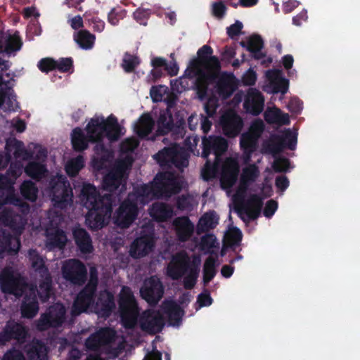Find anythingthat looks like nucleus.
Listing matches in <instances>:
<instances>
[{
	"label": "nucleus",
	"instance_id": "e433bc0d",
	"mask_svg": "<svg viewBox=\"0 0 360 360\" xmlns=\"http://www.w3.org/2000/svg\"><path fill=\"white\" fill-rule=\"evenodd\" d=\"M155 122L149 113L143 114L134 125V131L141 139H145L152 132Z\"/></svg>",
	"mask_w": 360,
	"mask_h": 360
},
{
	"label": "nucleus",
	"instance_id": "7ed1b4c3",
	"mask_svg": "<svg viewBox=\"0 0 360 360\" xmlns=\"http://www.w3.org/2000/svg\"><path fill=\"white\" fill-rule=\"evenodd\" d=\"M200 66H203V64L198 58L192 59L185 75L190 79L195 78L194 89L198 98L200 101H204L207 97L209 85L215 82L218 78V74L210 69H201Z\"/></svg>",
	"mask_w": 360,
	"mask_h": 360
},
{
	"label": "nucleus",
	"instance_id": "f03ea898",
	"mask_svg": "<svg viewBox=\"0 0 360 360\" xmlns=\"http://www.w3.org/2000/svg\"><path fill=\"white\" fill-rule=\"evenodd\" d=\"M82 195L84 206L89 209L85 219L88 227L92 231H97L107 226L112 212L113 195H101L96 188L90 184L84 185Z\"/></svg>",
	"mask_w": 360,
	"mask_h": 360
},
{
	"label": "nucleus",
	"instance_id": "9b49d317",
	"mask_svg": "<svg viewBox=\"0 0 360 360\" xmlns=\"http://www.w3.org/2000/svg\"><path fill=\"white\" fill-rule=\"evenodd\" d=\"M66 309L61 303H56L49 308L48 312L41 315L37 327L40 330L62 326L65 321Z\"/></svg>",
	"mask_w": 360,
	"mask_h": 360
},
{
	"label": "nucleus",
	"instance_id": "37998d69",
	"mask_svg": "<svg viewBox=\"0 0 360 360\" xmlns=\"http://www.w3.org/2000/svg\"><path fill=\"white\" fill-rule=\"evenodd\" d=\"M67 242L65 232L60 229H56L53 232L47 234V246L51 249H62L65 247Z\"/></svg>",
	"mask_w": 360,
	"mask_h": 360
},
{
	"label": "nucleus",
	"instance_id": "774afa93",
	"mask_svg": "<svg viewBox=\"0 0 360 360\" xmlns=\"http://www.w3.org/2000/svg\"><path fill=\"white\" fill-rule=\"evenodd\" d=\"M2 360H26L23 353L16 349L8 350L4 355Z\"/></svg>",
	"mask_w": 360,
	"mask_h": 360
},
{
	"label": "nucleus",
	"instance_id": "f3484780",
	"mask_svg": "<svg viewBox=\"0 0 360 360\" xmlns=\"http://www.w3.org/2000/svg\"><path fill=\"white\" fill-rule=\"evenodd\" d=\"M140 294L150 305H156L164 294L162 283L159 278L151 276L144 281Z\"/></svg>",
	"mask_w": 360,
	"mask_h": 360
},
{
	"label": "nucleus",
	"instance_id": "473e14b6",
	"mask_svg": "<svg viewBox=\"0 0 360 360\" xmlns=\"http://www.w3.org/2000/svg\"><path fill=\"white\" fill-rule=\"evenodd\" d=\"M173 214L172 207L165 202H154L150 210V215L158 222L167 221L172 217Z\"/></svg>",
	"mask_w": 360,
	"mask_h": 360
},
{
	"label": "nucleus",
	"instance_id": "79ce46f5",
	"mask_svg": "<svg viewBox=\"0 0 360 360\" xmlns=\"http://www.w3.org/2000/svg\"><path fill=\"white\" fill-rule=\"evenodd\" d=\"M21 315L23 318L32 319L39 311V303L35 296L30 297H25V300L21 304Z\"/></svg>",
	"mask_w": 360,
	"mask_h": 360
},
{
	"label": "nucleus",
	"instance_id": "f8f14e48",
	"mask_svg": "<svg viewBox=\"0 0 360 360\" xmlns=\"http://www.w3.org/2000/svg\"><path fill=\"white\" fill-rule=\"evenodd\" d=\"M154 188L158 198H169L181 191V186L171 172H160L154 179Z\"/></svg>",
	"mask_w": 360,
	"mask_h": 360
},
{
	"label": "nucleus",
	"instance_id": "4468645a",
	"mask_svg": "<svg viewBox=\"0 0 360 360\" xmlns=\"http://www.w3.org/2000/svg\"><path fill=\"white\" fill-rule=\"evenodd\" d=\"M139 324L143 331L155 335L162 330L165 322L163 315L159 311L148 309L141 315Z\"/></svg>",
	"mask_w": 360,
	"mask_h": 360
},
{
	"label": "nucleus",
	"instance_id": "5fc2aeb1",
	"mask_svg": "<svg viewBox=\"0 0 360 360\" xmlns=\"http://www.w3.org/2000/svg\"><path fill=\"white\" fill-rule=\"evenodd\" d=\"M139 64V58L128 52L124 54L122 67L126 72H132Z\"/></svg>",
	"mask_w": 360,
	"mask_h": 360
},
{
	"label": "nucleus",
	"instance_id": "5701e85b",
	"mask_svg": "<svg viewBox=\"0 0 360 360\" xmlns=\"http://www.w3.org/2000/svg\"><path fill=\"white\" fill-rule=\"evenodd\" d=\"M240 168L238 162L232 158H228L221 167L220 183L224 188L232 187L236 182Z\"/></svg>",
	"mask_w": 360,
	"mask_h": 360
},
{
	"label": "nucleus",
	"instance_id": "13d9d810",
	"mask_svg": "<svg viewBox=\"0 0 360 360\" xmlns=\"http://www.w3.org/2000/svg\"><path fill=\"white\" fill-rule=\"evenodd\" d=\"M215 236L212 233H207L200 238L199 248L202 251L208 252L215 246Z\"/></svg>",
	"mask_w": 360,
	"mask_h": 360
},
{
	"label": "nucleus",
	"instance_id": "b1692460",
	"mask_svg": "<svg viewBox=\"0 0 360 360\" xmlns=\"http://www.w3.org/2000/svg\"><path fill=\"white\" fill-rule=\"evenodd\" d=\"M264 97L257 89L251 88L245 96L243 108L245 111L252 115H259L264 110Z\"/></svg>",
	"mask_w": 360,
	"mask_h": 360
},
{
	"label": "nucleus",
	"instance_id": "aec40b11",
	"mask_svg": "<svg viewBox=\"0 0 360 360\" xmlns=\"http://www.w3.org/2000/svg\"><path fill=\"white\" fill-rule=\"evenodd\" d=\"M155 245L153 233L141 234L131 245L129 253L134 258H141L150 252Z\"/></svg>",
	"mask_w": 360,
	"mask_h": 360
},
{
	"label": "nucleus",
	"instance_id": "20e7f679",
	"mask_svg": "<svg viewBox=\"0 0 360 360\" xmlns=\"http://www.w3.org/2000/svg\"><path fill=\"white\" fill-rule=\"evenodd\" d=\"M118 304L123 326L126 328H133L137 323L139 309L133 292L129 287H122Z\"/></svg>",
	"mask_w": 360,
	"mask_h": 360
},
{
	"label": "nucleus",
	"instance_id": "603ef678",
	"mask_svg": "<svg viewBox=\"0 0 360 360\" xmlns=\"http://www.w3.org/2000/svg\"><path fill=\"white\" fill-rule=\"evenodd\" d=\"M22 172V165L19 162H10V166L6 174H4L7 177V181L12 182V186L15 183L16 179L21 175Z\"/></svg>",
	"mask_w": 360,
	"mask_h": 360
},
{
	"label": "nucleus",
	"instance_id": "6e6552de",
	"mask_svg": "<svg viewBox=\"0 0 360 360\" xmlns=\"http://www.w3.org/2000/svg\"><path fill=\"white\" fill-rule=\"evenodd\" d=\"M15 271H1L0 288L4 293L13 295L20 297L27 290V279L20 274H14Z\"/></svg>",
	"mask_w": 360,
	"mask_h": 360
},
{
	"label": "nucleus",
	"instance_id": "6ab92c4d",
	"mask_svg": "<svg viewBox=\"0 0 360 360\" xmlns=\"http://www.w3.org/2000/svg\"><path fill=\"white\" fill-rule=\"evenodd\" d=\"M224 134L229 138H235L241 131L243 127L242 118L235 112L230 111L224 114L220 119Z\"/></svg>",
	"mask_w": 360,
	"mask_h": 360
},
{
	"label": "nucleus",
	"instance_id": "393cba45",
	"mask_svg": "<svg viewBox=\"0 0 360 360\" xmlns=\"http://www.w3.org/2000/svg\"><path fill=\"white\" fill-rule=\"evenodd\" d=\"M262 206V198L257 194H253L241 203L237 208V212L240 215L245 213L250 219L255 220L259 217Z\"/></svg>",
	"mask_w": 360,
	"mask_h": 360
},
{
	"label": "nucleus",
	"instance_id": "412c9836",
	"mask_svg": "<svg viewBox=\"0 0 360 360\" xmlns=\"http://www.w3.org/2000/svg\"><path fill=\"white\" fill-rule=\"evenodd\" d=\"M115 307L114 295L108 290H101L96 300H95V312L101 317L108 318Z\"/></svg>",
	"mask_w": 360,
	"mask_h": 360
},
{
	"label": "nucleus",
	"instance_id": "cd10ccee",
	"mask_svg": "<svg viewBox=\"0 0 360 360\" xmlns=\"http://www.w3.org/2000/svg\"><path fill=\"white\" fill-rule=\"evenodd\" d=\"M163 313L167 316L169 325L179 326L182 321L184 310L173 300H165L162 304Z\"/></svg>",
	"mask_w": 360,
	"mask_h": 360
},
{
	"label": "nucleus",
	"instance_id": "ddd939ff",
	"mask_svg": "<svg viewBox=\"0 0 360 360\" xmlns=\"http://www.w3.org/2000/svg\"><path fill=\"white\" fill-rule=\"evenodd\" d=\"M200 257L193 254L191 256L181 250L172 256L171 261L165 270H200Z\"/></svg>",
	"mask_w": 360,
	"mask_h": 360
},
{
	"label": "nucleus",
	"instance_id": "4c0bfd02",
	"mask_svg": "<svg viewBox=\"0 0 360 360\" xmlns=\"http://www.w3.org/2000/svg\"><path fill=\"white\" fill-rule=\"evenodd\" d=\"M266 75L271 80L274 93L285 94L289 88V80L282 77L279 70H269Z\"/></svg>",
	"mask_w": 360,
	"mask_h": 360
},
{
	"label": "nucleus",
	"instance_id": "4d7b16f0",
	"mask_svg": "<svg viewBox=\"0 0 360 360\" xmlns=\"http://www.w3.org/2000/svg\"><path fill=\"white\" fill-rule=\"evenodd\" d=\"M4 200L7 204L13 205L22 207L28 210L30 207L29 205L24 202L20 197L16 195L13 191H8L4 196Z\"/></svg>",
	"mask_w": 360,
	"mask_h": 360
},
{
	"label": "nucleus",
	"instance_id": "864d4df0",
	"mask_svg": "<svg viewBox=\"0 0 360 360\" xmlns=\"http://www.w3.org/2000/svg\"><path fill=\"white\" fill-rule=\"evenodd\" d=\"M63 277L69 279L73 284L82 285L87 279L88 271H61Z\"/></svg>",
	"mask_w": 360,
	"mask_h": 360
},
{
	"label": "nucleus",
	"instance_id": "052dcab7",
	"mask_svg": "<svg viewBox=\"0 0 360 360\" xmlns=\"http://www.w3.org/2000/svg\"><path fill=\"white\" fill-rule=\"evenodd\" d=\"M264 47V41L261 36L253 34L248 40L247 51H252L255 49H262Z\"/></svg>",
	"mask_w": 360,
	"mask_h": 360
},
{
	"label": "nucleus",
	"instance_id": "6e6d98bb",
	"mask_svg": "<svg viewBox=\"0 0 360 360\" xmlns=\"http://www.w3.org/2000/svg\"><path fill=\"white\" fill-rule=\"evenodd\" d=\"M83 167V158L82 156H79L68 162L65 170L68 175L74 176L78 174Z\"/></svg>",
	"mask_w": 360,
	"mask_h": 360
},
{
	"label": "nucleus",
	"instance_id": "1a4fd4ad",
	"mask_svg": "<svg viewBox=\"0 0 360 360\" xmlns=\"http://www.w3.org/2000/svg\"><path fill=\"white\" fill-rule=\"evenodd\" d=\"M127 169L126 162L124 161H120L116 164L104 176L102 181L103 188L109 192L117 191L120 186H122L121 191L125 189L126 180L127 179Z\"/></svg>",
	"mask_w": 360,
	"mask_h": 360
},
{
	"label": "nucleus",
	"instance_id": "2eb2a0df",
	"mask_svg": "<svg viewBox=\"0 0 360 360\" xmlns=\"http://www.w3.org/2000/svg\"><path fill=\"white\" fill-rule=\"evenodd\" d=\"M115 332L110 328H101L91 333L84 342V347L88 351L99 352L101 348L115 341Z\"/></svg>",
	"mask_w": 360,
	"mask_h": 360
},
{
	"label": "nucleus",
	"instance_id": "9d476101",
	"mask_svg": "<svg viewBox=\"0 0 360 360\" xmlns=\"http://www.w3.org/2000/svg\"><path fill=\"white\" fill-rule=\"evenodd\" d=\"M296 145V134L288 129L283 135H272L269 141L264 143V148L266 152L275 155L281 153L284 148L295 150Z\"/></svg>",
	"mask_w": 360,
	"mask_h": 360
},
{
	"label": "nucleus",
	"instance_id": "c9c22d12",
	"mask_svg": "<svg viewBox=\"0 0 360 360\" xmlns=\"http://www.w3.org/2000/svg\"><path fill=\"white\" fill-rule=\"evenodd\" d=\"M18 236L4 231L1 236H0L1 250L11 254H17L20 248V241Z\"/></svg>",
	"mask_w": 360,
	"mask_h": 360
},
{
	"label": "nucleus",
	"instance_id": "4be33fe9",
	"mask_svg": "<svg viewBox=\"0 0 360 360\" xmlns=\"http://www.w3.org/2000/svg\"><path fill=\"white\" fill-rule=\"evenodd\" d=\"M14 83L15 79L13 76L3 83L2 85L4 86L0 88V108H2L4 111H15L19 108L16 95L13 89Z\"/></svg>",
	"mask_w": 360,
	"mask_h": 360
},
{
	"label": "nucleus",
	"instance_id": "a19ab883",
	"mask_svg": "<svg viewBox=\"0 0 360 360\" xmlns=\"http://www.w3.org/2000/svg\"><path fill=\"white\" fill-rule=\"evenodd\" d=\"M257 141L258 138L252 136L251 133L242 134L240 139V146L243 151L245 160H249L252 154L256 150Z\"/></svg>",
	"mask_w": 360,
	"mask_h": 360
},
{
	"label": "nucleus",
	"instance_id": "423d86ee",
	"mask_svg": "<svg viewBox=\"0 0 360 360\" xmlns=\"http://www.w3.org/2000/svg\"><path fill=\"white\" fill-rule=\"evenodd\" d=\"M138 213L137 197L134 194L129 193L115 212L113 222L119 228H128L135 221Z\"/></svg>",
	"mask_w": 360,
	"mask_h": 360
},
{
	"label": "nucleus",
	"instance_id": "c03bdc74",
	"mask_svg": "<svg viewBox=\"0 0 360 360\" xmlns=\"http://www.w3.org/2000/svg\"><path fill=\"white\" fill-rule=\"evenodd\" d=\"M259 175L258 167L255 165H249L243 169L240 176V186L247 188L252 183L255 182Z\"/></svg>",
	"mask_w": 360,
	"mask_h": 360
},
{
	"label": "nucleus",
	"instance_id": "7c9ffc66",
	"mask_svg": "<svg viewBox=\"0 0 360 360\" xmlns=\"http://www.w3.org/2000/svg\"><path fill=\"white\" fill-rule=\"evenodd\" d=\"M72 235L75 244L81 252L89 254L93 252L91 238L84 229L80 227L74 229Z\"/></svg>",
	"mask_w": 360,
	"mask_h": 360
},
{
	"label": "nucleus",
	"instance_id": "de8ad7c7",
	"mask_svg": "<svg viewBox=\"0 0 360 360\" xmlns=\"http://www.w3.org/2000/svg\"><path fill=\"white\" fill-rule=\"evenodd\" d=\"M11 148L14 150L13 155L15 158H22L23 160H29L33 158V153L26 150L22 141L14 139L6 142V149Z\"/></svg>",
	"mask_w": 360,
	"mask_h": 360
},
{
	"label": "nucleus",
	"instance_id": "f704fd0d",
	"mask_svg": "<svg viewBox=\"0 0 360 360\" xmlns=\"http://www.w3.org/2000/svg\"><path fill=\"white\" fill-rule=\"evenodd\" d=\"M25 352L28 360H46L47 350L46 345L39 340H33L25 346Z\"/></svg>",
	"mask_w": 360,
	"mask_h": 360
},
{
	"label": "nucleus",
	"instance_id": "680f3d73",
	"mask_svg": "<svg viewBox=\"0 0 360 360\" xmlns=\"http://www.w3.org/2000/svg\"><path fill=\"white\" fill-rule=\"evenodd\" d=\"M178 210L190 211L193 209L192 198L189 195H181L176 200Z\"/></svg>",
	"mask_w": 360,
	"mask_h": 360
},
{
	"label": "nucleus",
	"instance_id": "72a5a7b5",
	"mask_svg": "<svg viewBox=\"0 0 360 360\" xmlns=\"http://www.w3.org/2000/svg\"><path fill=\"white\" fill-rule=\"evenodd\" d=\"M11 340H14L18 342L23 343L28 335V329L22 323L14 320H9L5 325Z\"/></svg>",
	"mask_w": 360,
	"mask_h": 360
},
{
	"label": "nucleus",
	"instance_id": "bf43d9fd",
	"mask_svg": "<svg viewBox=\"0 0 360 360\" xmlns=\"http://www.w3.org/2000/svg\"><path fill=\"white\" fill-rule=\"evenodd\" d=\"M56 60L52 58H44L41 59L38 63L37 67L39 70L45 73L56 70Z\"/></svg>",
	"mask_w": 360,
	"mask_h": 360
},
{
	"label": "nucleus",
	"instance_id": "2f4dec72",
	"mask_svg": "<svg viewBox=\"0 0 360 360\" xmlns=\"http://www.w3.org/2000/svg\"><path fill=\"white\" fill-rule=\"evenodd\" d=\"M1 220L6 226H8L14 235L22 234L25 226V219L20 214L10 212H4Z\"/></svg>",
	"mask_w": 360,
	"mask_h": 360
},
{
	"label": "nucleus",
	"instance_id": "a211bd4d",
	"mask_svg": "<svg viewBox=\"0 0 360 360\" xmlns=\"http://www.w3.org/2000/svg\"><path fill=\"white\" fill-rule=\"evenodd\" d=\"M96 291L84 287L77 295L72 308L71 314L72 316H77L94 305L96 299Z\"/></svg>",
	"mask_w": 360,
	"mask_h": 360
},
{
	"label": "nucleus",
	"instance_id": "0e129e2a",
	"mask_svg": "<svg viewBox=\"0 0 360 360\" xmlns=\"http://www.w3.org/2000/svg\"><path fill=\"white\" fill-rule=\"evenodd\" d=\"M73 68V60L72 58H61L56 60V70L61 72H68Z\"/></svg>",
	"mask_w": 360,
	"mask_h": 360
},
{
	"label": "nucleus",
	"instance_id": "a18cd8bd",
	"mask_svg": "<svg viewBox=\"0 0 360 360\" xmlns=\"http://www.w3.org/2000/svg\"><path fill=\"white\" fill-rule=\"evenodd\" d=\"M74 39L80 48L89 50L94 47L96 37L87 30H81L74 36Z\"/></svg>",
	"mask_w": 360,
	"mask_h": 360
},
{
	"label": "nucleus",
	"instance_id": "c756f323",
	"mask_svg": "<svg viewBox=\"0 0 360 360\" xmlns=\"http://www.w3.org/2000/svg\"><path fill=\"white\" fill-rule=\"evenodd\" d=\"M22 41L18 32L13 34H7L4 37L2 33L1 46L3 53L8 57L15 56L16 53L22 49Z\"/></svg>",
	"mask_w": 360,
	"mask_h": 360
},
{
	"label": "nucleus",
	"instance_id": "e2e57ef3",
	"mask_svg": "<svg viewBox=\"0 0 360 360\" xmlns=\"http://www.w3.org/2000/svg\"><path fill=\"white\" fill-rule=\"evenodd\" d=\"M213 300L210 296V292L207 288H203L202 292L198 295L197 303L199 307H204L210 306L212 304Z\"/></svg>",
	"mask_w": 360,
	"mask_h": 360
},
{
	"label": "nucleus",
	"instance_id": "8fccbe9b",
	"mask_svg": "<svg viewBox=\"0 0 360 360\" xmlns=\"http://www.w3.org/2000/svg\"><path fill=\"white\" fill-rule=\"evenodd\" d=\"M21 195L26 200L34 202L37 198L38 188L34 183L27 180L22 182L20 188Z\"/></svg>",
	"mask_w": 360,
	"mask_h": 360
},
{
	"label": "nucleus",
	"instance_id": "ea45409f",
	"mask_svg": "<svg viewBox=\"0 0 360 360\" xmlns=\"http://www.w3.org/2000/svg\"><path fill=\"white\" fill-rule=\"evenodd\" d=\"M219 218L216 212L212 211L204 214L197 224L196 232L198 234L206 233L211 229H214L218 224Z\"/></svg>",
	"mask_w": 360,
	"mask_h": 360
},
{
	"label": "nucleus",
	"instance_id": "58836bf2",
	"mask_svg": "<svg viewBox=\"0 0 360 360\" xmlns=\"http://www.w3.org/2000/svg\"><path fill=\"white\" fill-rule=\"evenodd\" d=\"M233 74L223 73L217 82V90L220 96L229 98L234 91Z\"/></svg>",
	"mask_w": 360,
	"mask_h": 360
},
{
	"label": "nucleus",
	"instance_id": "dca6fc26",
	"mask_svg": "<svg viewBox=\"0 0 360 360\" xmlns=\"http://www.w3.org/2000/svg\"><path fill=\"white\" fill-rule=\"evenodd\" d=\"M202 157L207 159L212 153L214 155V162H217L220 157L224 155L228 149V141L221 136H204L202 140Z\"/></svg>",
	"mask_w": 360,
	"mask_h": 360
},
{
	"label": "nucleus",
	"instance_id": "f257e3e1",
	"mask_svg": "<svg viewBox=\"0 0 360 360\" xmlns=\"http://www.w3.org/2000/svg\"><path fill=\"white\" fill-rule=\"evenodd\" d=\"M85 130L87 136L79 127L75 128L72 131L71 143L72 148L77 152H82L87 149L89 142L101 141L105 136L110 141H115L122 135V128L117 117L113 115H110L107 119H104L103 117L91 118Z\"/></svg>",
	"mask_w": 360,
	"mask_h": 360
},
{
	"label": "nucleus",
	"instance_id": "c85d7f7f",
	"mask_svg": "<svg viewBox=\"0 0 360 360\" xmlns=\"http://www.w3.org/2000/svg\"><path fill=\"white\" fill-rule=\"evenodd\" d=\"M176 236L181 242L190 239L194 231V225L187 216L179 217L174 220Z\"/></svg>",
	"mask_w": 360,
	"mask_h": 360
},
{
	"label": "nucleus",
	"instance_id": "69168bd1",
	"mask_svg": "<svg viewBox=\"0 0 360 360\" xmlns=\"http://www.w3.org/2000/svg\"><path fill=\"white\" fill-rule=\"evenodd\" d=\"M264 130V124L262 120H257L252 122L247 133L251 134L257 138H259Z\"/></svg>",
	"mask_w": 360,
	"mask_h": 360
},
{
	"label": "nucleus",
	"instance_id": "09e8293b",
	"mask_svg": "<svg viewBox=\"0 0 360 360\" xmlns=\"http://www.w3.org/2000/svg\"><path fill=\"white\" fill-rule=\"evenodd\" d=\"M45 278L42 279L39 284L38 295L43 302L47 301L52 292V278L50 271H42Z\"/></svg>",
	"mask_w": 360,
	"mask_h": 360
},
{
	"label": "nucleus",
	"instance_id": "39448f33",
	"mask_svg": "<svg viewBox=\"0 0 360 360\" xmlns=\"http://www.w3.org/2000/svg\"><path fill=\"white\" fill-rule=\"evenodd\" d=\"M188 153L175 144L165 147L154 155L153 158L162 167H175L179 170L188 165Z\"/></svg>",
	"mask_w": 360,
	"mask_h": 360
},
{
	"label": "nucleus",
	"instance_id": "338daca9",
	"mask_svg": "<svg viewBox=\"0 0 360 360\" xmlns=\"http://www.w3.org/2000/svg\"><path fill=\"white\" fill-rule=\"evenodd\" d=\"M242 232L241 231L237 228L234 227L230 230V231L226 235V239L231 245H238L242 240Z\"/></svg>",
	"mask_w": 360,
	"mask_h": 360
},
{
	"label": "nucleus",
	"instance_id": "bb28decb",
	"mask_svg": "<svg viewBox=\"0 0 360 360\" xmlns=\"http://www.w3.org/2000/svg\"><path fill=\"white\" fill-rule=\"evenodd\" d=\"M213 49L209 45H203L197 52L198 58L203 64L205 69H210L219 75L221 69V64L218 58L212 56Z\"/></svg>",
	"mask_w": 360,
	"mask_h": 360
},
{
	"label": "nucleus",
	"instance_id": "a878e982",
	"mask_svg": "<svg viewBox=\"0 0 360 360\" xmlns=\"http://www.w3.org/2000/svg\"><path fill=\"white\" fill-rule=\"evenodd\" d=\"M185 124L184 121H180L179 125H176L174 123L173 117L171 111L169 109L160 112V116L157 121V134L164 136L170 131L176 132L181 128H184Z\"/></svg>",
	"mask_w": 360,
	"mask_h": 360
},
{
	"label": "nucleus",
	"instance_id": "49530a36",
	"mask_svg": "<svg viewBox=\"0 0 360 360\" xmlns=\"http://www.w3.org/2000/svg\"><path fill=\"white\" fill-rule=\"evenodd\" d=\"M25 172L32 179L39 181L46 175L48 170L45 165L33 161L26 165Z\"/></svg>",
	"mask_w": 360,
	"mask_h": 360
},
{
	"label": "nucleus",
	"instance_id": "0eeeda50",
	"mask_svg": "<svg viewBox=\"0 0 360 360\" xmlns=\"http://www.w3.org/2000/svg\"><path fill=\"white\" fill-rule=\"evenodd\" d=\"M51 200L55 207L65 209L72 202V190L65 177L58 176L50 181Z\"/></svg>",
	"mask_w": 360,
	"mask_h": 360
},
{
	"label": "nucleus",
	"instance_id": "3c124183",
	"mask_svg": "<svg viewBox=\"0 0 360 360\" xmlns=\"http://www.w3.org/2000/svg\"><path fill=\"white\" fill-rule=\"evenodd\" d=\"M28 259L33 270H48L43 257L37 250L31 249L28 251Z\"/></svg>",
	"mask_w": 360,
	"mask_h": 360
}]
</instances>
